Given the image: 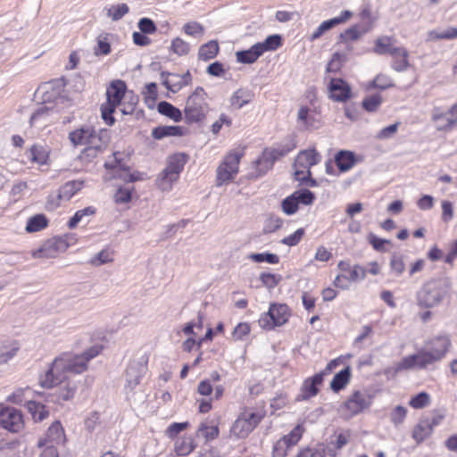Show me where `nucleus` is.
<instances>
[{"instance_id": "obj_1", "label": "nucleus", "mask_w": 457, "mask_h": 457, "mask_svg": "<svg viewBox=\"0 0 457 457\" xmlns=\"http://www.w3.org/2000/svg\"><path fill=\"white\" fill-rule=\"evenodd\" d=\"M102 346L94 345L81 354L64 353L56 357L48 370L40 376L39 384L45 388H54L48 395V402L61 404L73 399L77 385L69 379V374H80L87 370L88 361L96 357Z\"/></svg>"}, {"instance_id": "obj_2", "label": "nucleus", "mask_w": 457, "mask_h": 457, "mask_svg": "<svg viewBox=\"0 0 457 457\" xmlns=\"http://www.w3.org/2000/svg\"><path fill=\"white\" fill-rule=\"evenodd\" d=\"M107 100L101 106V115L107 125L114 123L112 113L116 107L120 108L122 114H131L138 98L132 92L127 91L125 82L122 80L113 81L106 90Z\"/></svg>"}, {"instance_id": "obj_3", "label": "nucleus", "mask_w": 457, "mask_h": 457, "mask_svg": "<svg viewBox=\"0 0 457 457\" xmlns=\"http://www.w3.org/2000/svg\"><path fill=\"white\" fill-rule=\"evenodd\" d=\"M451 287L449 278H431L425 282L417 292V303L421 308H433L439 305L447 295Z\"/></svg>"}, {"instance_id": "obj_4", "label": "nucleus", "mask_w": 457, "mask_h": 457, "mask_svg": "<svg viewBox=\"0 0 457 457\" xmlns=\"http://www.w3.org/2000/svg\"><path fill=\"white\" fill-rule=\"evenodd\" d=\"M187 162V156L185 154H175L167 160V166L158 175L156 184L162 191H169L172 185L179 179V174Z\"/></svg>"}, {"instance_id": "obj_5", "label": "nucleus", "mask_w": 457, "mask_h": 457, "mask_svg": "<svg viewBox=\"0 0 457 457\" xmlns=\"http://www.w3.org/2000/svg\"><path fill=\"white\" fill-rule=\"evenodd\" d=\"M438 343L442 346V350H436L435 353H432L428 349L420 350L416 354L404 357L402 363L403 367H410V369H424L441 360L448 352L451 342L450 339H440Z\"/></svg>"}, {"instance_id": "obj_6", "label": "nucleus", "mask_w": 457, "mask_h": 457, "mask_svg": "<svg viewBox=\"0 0 457 457\" xmlns=\"http://www.w3.org/2000/svg\"><path fill=\"white\" fill-rule=\"evenodd\" d=\"M262 410L245 408L233 423L230 432L237 437L244 438L252 432L264 418Z\"/></svg>"}, {"instance_id": "obj_7", "label": "nucleus", "mask_w": 457, "mask_h": 457, "mask_svg": "<svg viewBox=\"0 0 457 457\" xmlns=\"http://www.w3.org/2000/svg\"><path fill=\"white\" fill-rule=\"evenodd\" d=\"M373 402V396L367 390H356L351 394L342 405L341 415L348 420L369 409Z\"/></svg>"}, {"instance_id": "obj_8", "label": "nucleus", "mask_w": 457, "mask_h": 457, "mask_svg": "<svg viewBox=\"0 0 457 457\" xmlns=\"http://www.w3.org/2000/svg\"><path fill=\"white\" fill-rule=\"evenodd\" d=\"M243 154L242 150H233L225 156L217 168L216 185L218 187L227 184L236 178Z\"/></svg>"}, {"instance_id": "obj_9", "label": "nucleus", "mask_w": 457, "mask_h": 457, "mask_svg": "<svg viewBox=\"0 0 457 457\" xmlns=\"http://www.w3.org/2000/svg\"><path fill=\"white\" fill-rule=\"evenodd\" d=\"M204 96L205 93L202 87L195 88L192 95L188 96L184 109L187 122H198L205 117L208 108Z\"/></svg>"}, {"instance_id": "obj_10", "label": "nucleus", "mask_w": 457, "mask_h": 457, "mask_svg": "<svg viewBox=\"0 0 457 457\" xmlns=\"http://www.w3.org/2000/svg\"><path fill=\"white\" fill-rule=\"evenodd\" d=\"M290 317V310L284 303H271L268 312L262 314L258 320L259 326L266 330L286 324Z\"/></svg>"}, {"instance_id": "obj_11", "label": "nucleus", "mask_w": 457, "mask_h": 457, "mask_svg": "<svg viewBox=\"0 0 457 457\" xmlns=\"http://www.w3.org/2000/svg\"><path fill=\"white\" fill-rule=\"evenodd\" d=\"M69 244L64 238L53 237L45 241L38 249L33 250L31 255L34 259L56 258L59 253L65 252Z\"/></svg>"}, {"instance_id": "obj_12", "label": "nucleus", "mask_w": 457, "mask_h": 457, "mask_svg": "<svg viewBox=\"0 0 457 457\" xmlns=\"http://www.w3.org/2000/svg\"><path fill=\"white\" fill-rule=\"evenodd\" d=\"M84 185L82 180H71L62 186L57 195H50L47 199V208L54 211L62 202L69 201Z\"/></svg>"}, {"instance_id": "obj_13", "label": "nucleus", "mask_w": 457, "mask_h": 457, "mask_svg": "<svg viewBox=\"0 0 457 457\" xmlns=\"http://www.w3.org/2000/svg\"><path fill=\"white\" fill-rule=\"evenodd\" d=\"M110 136L106 129H99L98 131L92 129L91 137L88 145L85 147L81 154V158L93 159L103 152L109 143Z\"/></svg>"}, {"instance_id": "obj_14", "label": "nucleus", "mask_w": 457, "mask_h": 457, "mask_svg": "<svg viewBox=\"0 0 457 457\" xmlns=\"http://www.w3.org/2000/svg\"><path fill=\"white\" fill-rule=\"evenodd\" d=\"M314 199L315 195L312 192L308 189H300L282 201V210L286 214L292 215L297 212L300 204L311 205Z\"/></svg>"}, {"instance_id": "obj_15", "label": "nucleus", "mask_w": 457, "mask_h": 457, "mask_svg": "<svg viewBox=\"0 0 457 457\" xmlns=\"http://www.w3.org/2000/svg\"><path fill=\"white\" fill-rule=\"evenodd\" d=\"M304 432L303 425L298 424L292 431L280 438L274 445L272 457H286L288 450L295 445Z\"/></svg>"}, {"instance_id": "obj_16", "label": "nucleus", "mask_w": 457, "mask_h": 457, "mask_svg": "<svg viewBox=\"0 0 457 457\" xmlns=\"http://www.w3.org/2000/svg\"><path fill=\"white\" fill-rule=\"evenodd\" d=\"M0 425L5 430L18 433L24 428L23 416L21 411L6 407L0 411Z\"/></svg>"}, {"instance_id": "obj_17", "label": "nucleus", "mask_w": 457, "mask_h": 457, "mask_svg": "<svg viewBox=\"0 0 457 457\" xmlns=\"http://www.w3.org/2000/svg\"><path fill=\"white\" fill-rule=\"evenodd\" d=\"M147 358L142 356L140 360H133L126 370V386L130 389L137 386L146 371Z\"/></svg>"}, {"instance_id": "obj_18", "label": "nucleus", "mask_w": 457, "mask_h": 457, "mask_svg": "<svg viewBox=\"0 0 457 457\" xmlns=\"http://www.w3.org/2000/svg\"><path fill=\"white\" fill-rule=\"evenodd\" d=\"M329 97L336 102H346L352 97L350 85L342 79H331L328 84Z\"/></svg>"}, {"instance_id": "obj_19", "label": "nucleus", "mask_w": 457, "mask_h": 457, "mask_svg": "<svg viewBox=\"0 0 457 457\" xmlns=\"http://www.w3.org/2000/svg\"><path fill=\"white\" fill-rule=\"evenodd\" d=\"M65 435L63 428L59 421L53 423L47 429L46 437L40 439L37 443L39 448L47 445H54L57 447L59 445L64 443Z\"/></svg>"}, {"instance_id": "obj_20", "label": "nucleus", "mask_w": 457, "mask_h": 457, "mask_svg": "<svg viewBox=\"0 0 457 457\" xmlns=\"http://www.w3.org/2000/svg\"><path fill=\"white\" fill-rule=\"evenodd\" d=\"M21 349V344L18 340L6 338L0 341V366L7 364L13 359Z\"/></svg>"}, {"instance_id": "obj_21", "label": "nucleus", "mask_w": 457, "mask_h": 457, "mask_svg": "<svg viewBox=\"0 0 457 457\" xmlns=\"http://www.w3.org/2000/svg\"><path fill=\"white\" fill-rule=\"evenodd\" d=\"M54 110L48 106H40L30 117V125L37 128H43L52 121Z\"/></svg>"}, {"instance_id": "obj_22", "label": "nucleus", "mask_w": 457, "mask_h": 457, "mask_svg": "<svg viewBox=\"0 0 457 457\" xmlns=\"http://www.w3.org/2000/svg\"><path fill=\"white\" fill-rule=\"evenodd\" d=\"M254 98L253 90L245 87H240L236 90L229 99L230 105L236 109H241L245 104L251 103Z\"/></svg>"}, {"instance_id": "obj_23", "label": "nucleus", "mask_w": 457, "mask_h": 457, "mask_svg": "<svg viewBox=\"0 0 457 457\" xmlns=\"http://www.w3.org/2000/svg\"><path fill=\"white\" fill-rule=\"evenodd\" d=\"M92 127L90 126H82L79 129H76L69 133V139L73 146L85 145L87 147L88 145Z\"/></svg>"}, {"instance_id": "obj_24", "label": "nucleus", "mask_w": 457, "mask_h": 457, "mask_svg": "<svg viewBox=\"0 0 457 457\" xmlns=\"http://www.w3.org/2000/svg\"><path fill=\"white\" fill-rule=\"evenodd\" d=\"M325 376V371H321L320 373L315 374L313 377L306 379L302 387V399H308L312 396H314L318 393L317 386L321 385L323 381V377Z\"/></svg>"}, {"instance_id": "obj_25", "label": "nucleus", "mask_w": 457, "mask_h": 457, "mask_svg": "<svg viewBox=\"0 0 457 457\" xmlns=\"http://www.w3.org/2000/svg\"><path fill=\"white\" fill-rule=\"evenodd\" d=\"M361 159H358L351 151H340L335 157V162L340 171H347Z\"/></svg>"}, {"instance_id": "obj_26", "label": "nucleus", "mask_w": 457, "mask_h": 457, "mask_svg": "<svg viewBox=\"0 0 457 457\" xmlns=\"http://www.w3.org/2000/svg\"><path fill=\"white\" fill-rule=\"evenodd\" d=\"M185 133V129L180 126H159L152 130V137L160 140L167 137H181Z\"/></svg>"}, {"instance_id": "obj_27", "label": "nucleus", "mask_w": 457, "mask_h": 457, "mask_svg": "<svg viewBox=\"0 0 457 457\" xmlns=\"http://www.w3.org/2000/svg\"><path fill=\"white\" fill-rule=\"evenodd\" d=\"M399 48L392 37H380L375 41L374 52L378 54H389L393 55Z\"/></svg>"}, {"instance_id": "obj_28", "label": "nucleus", "mask_w": 457, "mask_h": 457, "mask_svg": "<svg viewBox=\"0 0 457 457\" xmlns=\"http://www.w3.org/2000/svg\"><path fill=\"white\" fill-rule=\"evenodd\" d=\"M195 446L196 445L194 438L190 436H187L179 437L175 441L174 450L178 455L187 456L195 450Z\"/></svg>"}, {"instance_id": "obj_29", "label": "nucleus", "mask_w": 457, "mask_h": 457, "mask_svg": "<svg viewBox=\"0 0 457 457\" xmlns=\"http://www.w3.org/2000/svg\"><path fill=\"white\" fill-rule=\"evenodd\" d=\"M297 121L305 128L315 127V111L307 105H301L297 112Z\"/></svg>"}, {"instance_id": "obj_30", "label": "nucleus", "mask_w": 457, "mask_h": 457, "mask_svg": "<svg viewBox=\"0 0 457 457\" xmlns=\"http://www.w3.org/2000/svg\"><path fill=\"white\" fill-rule=\"evenodd\" d=\"M320 160V154L314 149H308L300 152L296 158L295 162L297 164H303V166H307L310 170L311 167L317 164Z\"/></svg>"}, {"instance_id": "obj_31", "label": "nucleus", "mask_w": 457, "mask_h": 457, "mask_svg": "<svg viewBox=\"0 0 457 457\" xmlns=\"http://www.w3.org/2000/svg\"><path fill=\"white\" fill-rule=\"evenodd\" d=\"M161 76L162 78V84L168 90L173 93H176L179 91L183 87H186L184 84H182L183 78H181L179 74L162 72Z\"/></svg>"}, {"instance_id": "obj_32", "label": "nucleus", "mask_w": 457, "mask_h": 457, "mask_svg": "<svg viewBox=\"0 0 457 457\" xmlns=\"http://www.w3.org/2000/svg\"><path fill=\"white\" fill-rule=\"evenodd\" d=\"M29 158L39 165L46 164L49 158V150L45 145H34L29 149Z\"/></svg>"}, {"instance_id": "obj_33", "label": "nucleus", "mask_w": 457, "mask_h": 457, "mask_svg": "<svg viewBox=\"0 0 457 457\" xmlns=\"http://www.w3.org/2000/svg\"><path fill=\"white\" fill-rule=\"evenodd\" d=\"M260 49L255 44L248 50L238 51L236 53L237 61L241 63H253L262 55Z\"/></svg>"}, {"instance_id": "obj_34", "label": "nucleus", "mask_w": 457, "mask_h": 457, "mask_svg": "<svg viewBox=\"0 0 457 457\" xmlns=\"http://www.w3.org/2000/svg\"><path fill=\"white\" fill-rule=\"evenodd\" d=\"M432 425H428L427 420H422L413 428L412 438L416 443L420 444L428 438L432 434Z\"/></svg>"}, {"instance_id": "obj_35", "label": "nucleus", "mask_w": 457, "mask_h": 457, "mask_svg": "<svg viewBox=\"0 0 457 457\" xmlns=\"http://www.w3.org/2000/svg\"><path fill=\"white\" fill-rule=\"evenodd\" d=\"M294 176L295 180L300 181L302 183H306L311 187L316 186V182L314 179L310 178L311 171L307 168V166H303V164H297V162L295 161L294 163Z\"/></svg>"}, {"instance_id": "obj_36", "label": "nucleus", "mask_w": 457, "mask_h": 457, "mask_svg": "<svg viewBox=\"0 0 457 457\" xmlns=\"http://www.w3.org/2000/svg\"><path fill=\"white\" fill-rule=\"evenodd\" d=\"M351 377L350 368L346 367L345 369L339 371L333 378L330 387L334 392H338L342 388H344L349 382Z\"/></svg>"}, {"instance_id": "obj_37", "label": "nucleus", "mask_w": 457, "mask_h": 457, "mask_svg": "<svg viewBox=\"0 0 457 457\" xmlns=\"http://www.w3.org/2000/svg\"><path fill=\"white\" fill-rule=\"evenodd\" d=\"M157 110L161 114L170 118L174 121H179L182 119V113L180 110L174 107L168 102H160L158 104Z\"/></svg>"}, {"instance_id": "obj_38", "label": "nucleus", "mask_w": 457, "mask_h": 457, "mask_svg": "<svg viewBox=\"0 0 457 457\" xmlns=\"http://www.w3.org/2000/svg\"><path fill=\"white\" fill-rule=\"evenodd\" d=\"M260 47L262 54L265 52L275 51L282 45V37L279 35L269 36L263 42L256 44Z\"/></svg>"}, {"instance_id": "obj_39", "label": "nucleus", "mask_w": 457, "mask_h": 457, "mask_svg": "<svg viewBox=\"0 0 457 457\" xmlns=\"http://www.w3.org/2000/svg\"><path fill=\"white\" fill-rule=\"evenodd\" d=\"M27 409L31 413L35 421H42L48 416V411L46 410L45 405L36 401H29L27 403Z\"/></svg>"}, {"instance_id": "obj_40", "label": "nucleus", "mask_w": 457, "mask_h": 457, "mask_svg": "<svg viewBox=\"0 0 457 457\" xmlns=\"http://www.w3.org/2000/svg\"><path fill=\"white\" fill-rule=\"evenodd\" d=\"M197 432L207 441L215 439L219 436V428L213 422H202Z\"/></svg>"}, {"instance_id": "obj_41", "label": "nucleus", "mask_w": 457, "mask_h": 457, "mask_svg": "<svg viewBox=\"0 0 457 457\" xmlns=\"http://www.w3.org/2000/svg\"><path fill=\"white\" fill-rule=\"evenodd\" d=\"M48 220L43 214H37L29 218L27 221L26 231L29 233L37 232L47 226Z\"/></svg>"}, {"instance_id": "obj_42", "label": "nucleus", "mask_w": 457, "mask_h": 457, "mask_svg": "<svg viewBox=\"0 0 457 457\" xmlns=\"http://www.w3.org/2000/svg\"><path fill=\"white\" fill-rule=\"evenodd\" d=\"M218 52V43L216 41H210L200 47L198 56L203 61H208L214 58Z\"/></svg>"}, {"instance_id": "obj_43", "label": "nucleus", "mask_w": 457, "mask_h": 457, "mask_svg": "<svg viewBox=\"0 0 457 457\" xmlns=\"http://www.w3.org/2000/svg\"><path fill=\"white\" fill-rule=\"evenodd\" d=\"M394 64L393 67L397 71H404L408 68V53L403 48H399L393 55Z\"/></svg>"}, {"instance_id": "obj_44", "label": "nucleus", "mask_w": 457, "mask_h": 457, "mask_svg": "<svg viewBox=\"0 0 457 457\" xmlns=\"http://www.w3.org/2000/svg\"><path fill=\"white\" fill-rule=\"evenodd\" d=\"M96 213V209L94 207H86L82 210H79L75 212L72 218L68 222V227L70 228H74L77 225L83 221L86 217L93 216Z\"/></svg>"}, {"instance_id": "obj_45", "label": "nucleus", "mask_w": 457, "mask_h": 457, "mask_svg": "<svg viewBox=\"0 0 457 457\" xmlns=\"http://www.w3.org/2000/svg\"><path fill=\"white\" fill-rule=\"evenodd\" d=\"M353 15V13L350 11H344L341 12V14L338 17H335L332 19H329L328 21H323L318 29H332L335 26L343 24L347 20L350 19V17Z\"/></svg>"}, {"instance_id": "obj_46", "label": "nucleus", "mask_w": 457, "mask_h": 457, "mask_svg": "<svg viewBox=\"0 0 457 457\" xmlns=\"http://www.w3.org/2000/svg\"><path fill=\"white\" fill-rule=\"evenodd\" d=\"M346 61L345 54L335 53L327 65V72H338Z\"/></svg>"}, {"instance_id": "obj_47", "label": "nucleus", "mask_w": 457, "mask_h": 457, "mask_svg": "<svg viewBox=\"0 0 457 457\" xmlns=\"http://www.w3.org/2000/svg\"><path fill=\"white\" fill-rule=\"evenodd\" d=\"M283 220L277 215L270 214L267 217L264 226V233H272L277 231L282 227Z\"/></svg>"}, {"instance_id": "obj_48", "label": "nucleus", "mask_w": 457, "mask_h": 457, "mask_svg": "<svg viewBox=\"0 0 457 457\" xmlns=\"http://www.w3.org/2000/svg\"><path fill=\"white\" fill-rule=\"evenodd\" d=\"M248 258L254 262H265L270 264H277L279 262V257L270 253H251Z\"/></svg>"}, {"instance_id": "obj_49", "label": "nucleus", "mask_w": 457, "mask_h": 457, "mask_svg": "<svg viewBox=\"0 0 457 457\" xmlns=\"http://www.w3.org/2000/svg\"><path fill=\"white\" fill-rule=\"evenodd\" d=\"M382 103V97L378 94L371 95L362 101V106L367 112H375Z\"/></svg>"}, {"instance_id": "obj_50", "label": "nucleus", "mask_w": 457, "mask_h": 457, "mask_svg": "<svg viewBox=\"0 0 457 457\" xmlns=\"http://www.w3.org/2000/svg\"><path fill=\"white\" fill-rule=\"evenodd\" d=\"M128 12L129 6L126 4L112 5V7L106 9L107 16L111 17L113 21L120 20Z\"/></svg>"}, {"instance_id": "obj_51", "label": "nucleus", "mask_w": 457, "mask_h": 457, "mask_svg": "<svg viewBox=\"0 0 457 457\" xmlns=\"http://www.w3.org/2000/svg\"><path fill=\"white\" fill-rule=\"evenodd\" d=\"M430 403V396L425 392H421L417 395L413 396L409 404L414 409H421L428 406Z\"/></svg>"}, {"instance_id": "obj_52", "label": "nucleus", "mask_w": 457, "mask_h": 457, "mask_svg": "<svg viewBox=\"0 0 457 457\" xmlns=\"http://www.w3.org/2000/svg\"><path fill=\"white\" fill-rule=\"evenodd\" d=\"M457 37V30H450V31H437L431 30L428 34L427 40L434 41L439 39H453Z\"/></svg>"}, {"instance_id": "obj_53", "label": "nucleus", "mask_w": 457, "mask_h": 457, "mask_svg": "<svg viewBox=\"0 0 457 457\" xmlns=\"http://www.w3.org/2000/svg\"><path fill=\"white\" fill-rule=\"evenodd\" d=\"M406 415L407 409L403 406L398 405L391 411L390 420L395 426H399L404 421Z\"/></svg>"}, {"instance_id": "obj_54", "label": "nucleus", "mask_w": 457, "mask_h": 457, "mask_svg": "<svg viewBox=\"0 0 457 457\" xmlns=\"http://www.w3.org/2000/svg\"><path fill=\"white\" fill-rule=\"evenodd\" d=\"M260 279L264 287L269 289H272L278 285L281 280L280 276L272 273H262Z\"/></svg>"}, {"instance_id": "obj_55", "label": "nucleus", "mask_w": 457, "mask_h": 457, "mask_svg": "<svg viewBox=\"0 0 457 457\" xmlns=\"http://www.w3.org/2000/svg\"><path fill=\"white\" fill-rule=\"evenodd\" d=\"M450 117L445 124H439L438 130H450L457 124V103L449 110Z\"/></svg>"}, {"instance_id": "obj_56", "label": "nucleus", "mask_w": 457, "mask_h": 457, "mask_svg": "<svg viewBox=\"0 0 457 457\" xmlns=\"http://www.w3.org/2000/svg\"><path fill=\"white\" fill-rule=\"evenodd\" d=\"M112 262V253L108 250H103L94 256L90 263L95 266H100Z\"/></svg>"}, {"instance_id": "obj_57", "label": "nucleus", "mask_w": 457, "mask_h": 457, "mask_svg": "<svg viewBox=\"0 0 457 457\" xmlns=\"http://www.w3.org/2000/svg\"><path fill=\"white\" fill-rule=\"evenodd\" d=\"M170 47L171 50L179 55L187 54L190 50L189 45L186 41L179 37L175 38L172 41Z\"/></svg>"}, {"instance_id": "obj_58", "label": "nucleus", "mask_w": 457, "mask_h": 457, "mask_svg": "<svg viewBox=\"0 0 457 457\" xmlns=\"http://www.w3.org/2000/svg\"><path fill=\"white\" fill-rule=\"evenodd\" d=\"M251 331L250 325L246 322L239 323L233 330L232 337L234 340H243Z\"/></svg>"}, {"instance_id": "obj_59", "label": "nucleus", "mask_w": 457, "mask_h": 457, "mask_svg": "<svg viewBox=\"0 0 457 457\" xmlns=\"http://www.w3.org/2000/svg\"><path fill=\"white\" fill-rule=\"evenodd\" d=\"M394 86L393 80L386 75L379 74L372 81V87L386 89Z\"/></svg>"}, {"instance_id": "obj_60", "label": "nucleus", "mask_w": 457, "mask_h": 457, "mask_svg": "<svg viewBox=\"0 0 457 457\" xmlns=\"http://www.w3.org/2000/svg\"><path fill=\"white\" fill-rule=\"evenodd\" d=\"M390 268L392 272H394L396 276H400L403 273L405 270V264L401 256L394 255L390 261Z\"/></svg>"}, {"instance_id": "obj_61", "label": "nucleus", "mask_w": 457, "mask_h": 457, "mask_svg": "<svg viewBox=\"0 0 457 457\" xmlns=\"http://www.w3.org/2000/svg\"><path fill=\"white\" fill-rule=\"evenodd\" d=\"M132 187H120L114 195V200L118 204H126L131 200Z\"/></svg>"}, {"instance_id": "obj_62", "label": "nucleus", "mask_w": 457, "mask_h": 457, "mask_svg": "<svg viewBox=\"0 0 457 457\" xmlns=\"http://www.w3.org/2000/svg\"><path fill=\"white\" fill-rule=\"evenodd\" d=\"M303 234V228H299L294 234L284 237L281 240V243L289 246L296 245L301 241Z\"/></svg>"}, {"instance_id": "obj_63", "label": "nucleus", "mask_w": 457, "mask_h": 457, "mask_svg": "<svg viewBox=\"0 0 457 457\" xmlns=\"http://www.w3.org/2000/svg\"><path fill=\"white\" fill-rule=\"evenodd\" d=\"M29 393H30L29 388H19V389L15 390L8 397V400L15 404H21L26 399V396Z\"/></svg>"}, {"instance_id": "obj_64", "label": "nucleus", "mask_w": 457, "mask_h": 457, "mask_svg": "<svg viewBox=\"0 0 457 457\" xmlns=\"http://www.w3.org/2000/svg\"><path fill=\"white\" fill-rule=\"evenodd\" d=\"M154 30H140L133 33V41L137 46H147L150 44V39L146 36V33L154 32Z\"/></svg>"}]
</instances>
